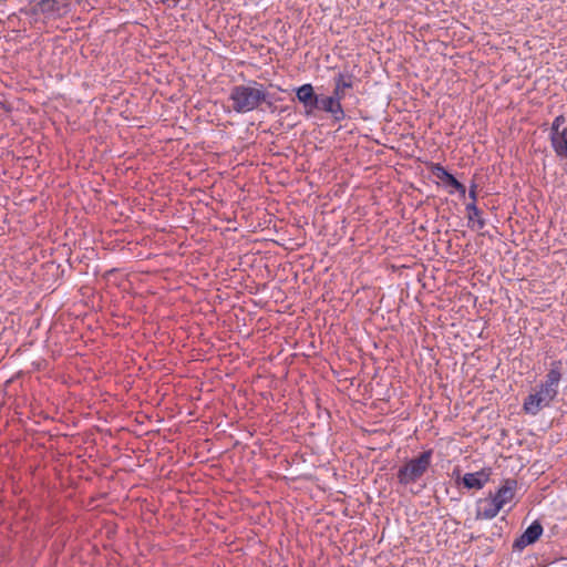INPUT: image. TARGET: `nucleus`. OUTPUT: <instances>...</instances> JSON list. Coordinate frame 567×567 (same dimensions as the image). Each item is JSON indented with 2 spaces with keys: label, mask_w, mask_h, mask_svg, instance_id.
<instances>
[{
  "label": "nucleus",
  "mask_w": 567,
  "mask_h": 567,
  "mask_svg": "<svg viewBox=\"0 0 567 567\" xmlns=\"http://www.w3.org/2000/svg\"><path fill=\"white\" fill-rule=\"evenodd\" d=\"M516 486L517 482L515 480H506L504 485L493 496L501 508L514 498Z\"/></svg>",
  "instance_id": "13"
},
{
  "label": "nucleus",
  "mask_w": 567,
  "mask_h": 567,
  "mask_svg": "<svg viewBox=\"0 0 567 567\" xmlns=\"http://www.w3.org/2000/svg\"><path fill=\"white\" fill-rule=\"evenodd\" d=\"M563 363L561 361H554L550 364V369L545 377V380L538 385L545 392L550 393L554 396L558 395V388L563 377Z\"/></svg>",
  "instance_id": "6"
},
{
  "label": "nucleus",
  "mask_w": 567,
  "mask_h": 567,
  "mask_svg": "<svg viewBox=\"0 0 567 567\" xmlns=\"http://www.w3.org/2000/svg\"><path fill=\"white\" fill-rule=\"evenodd\" d=\"M556 396L536 386L524 400L523 411L528 415H537L543 409L548 408Z\"/></svg>",
  "instance_id": "3"
},
{
  "label": "nucleus",
  "mask_w": 567,
  "mask_h": 567,
  "mask_svg": "<svg viewBox=\"0 0 567 567\" xmlns=\"http://www.w3.org/2000/svg\"><path fill=\"white\" fill-rule=\"evenodd\" d=\"M270 94L265 85L257 81H249L246 84H239L231 87L228 100L231 102V109L236 113L245 114L259 109L264 103L271 106Z\"/></svg>",
  "instance_id": "1"
},
{
  "label": "nucleus",
  "mask_w": 567,
  "mask_h": 567,
  "mask_svg": "<svg viewBox=\"0 0 567 567\" xmlns=\"http://www.w3.org/2000/svg\"><path fill=\"white\" fill-rule=\"evenodd\" d=\"M489 475V468H483L475 473H466L463 476V484L468 489H481L488 482Z\"/></svg>",
  "instance_id": "12"
},
{
  "label": "nucleus",
  "mask_w": 567,
  "mask_h": 567,
  "mask_svg": "<svg viewBox=\"0 0 567 567\" xmlns=\"http://www.w3.org/2000/svg\"><path fill=\"white\" fill-rule=\"evenodd\" d=\"M465 209L467 213L468 227L476 230L483 229L486 221L483 218V212L476 206V204L468 203Z\"/></svg>",
  "instance_id": "14"
},
{
  "label": "nucleus",
  "mask_w": 567,
  "mask_h": 567,
  "mask_svg": "<svg viewBox=\"0 0 567 567\" xmlns=\"http://www.w3.org/2000/svg\"><path fill=\"white\" fill-rule=\"evenodd\" d=\"M432 173L440 181L453 187L457 193H460L461 196H465V186L460 183L452 174H450L441 164H435L433 166Z\"/></svg>",
  "instance_id": "11"
},
{
  "label": "nucleus",
  "mask_w": 567,
  "mask_h": 567,
  "mask_svg": "<svg viewBox=\"0 0 567 567\" xmlns=\"http://www.w3.org/2000/svg\"><path fill=\"white\" fill-rule=\"evenodd\" d=\"M542 534L543 526L539 522L535 520L526 528V530L520 535V537L514 542L513 548L522 550L526 546L532 545L536 540H538Z\"/></svg>",
  "instance_id": "9"
},
{
  "label": "nucleus",
  "mask_w": 567,
  "mask_h": 567,
  "mask_svg": "<svg viewBox=\"0 0 567 567\" xmlns=\"http://www.w3.org/2000/svg\"><path fill=\"white\" fill-rule=\"evenodd\" d=\"M60 8L58 0H41L35 7V11L43 14H50L58 12Z\"/></svg>",
  "instance_id": "15"
},
{
  "label": "nucleus",
  "mask_w": 567,
  "mask_h": 567,
  "mask_svg": "<svg viewBox=\"0 0 567 567\" xmlns=\"http://www.w3.org/2000/svg\"><path fill=\"white\" fill-rule=\"evenodd\" d=\"M354 84V76L350 73L339 72L333 78V91L331 96L339 103H342V100L347 95V91L351 90Z\"/></svg>",
  "instance_id": "8"
},
{
  "label": "nucleus",
  "mask_w": 567,
  "mask_h": 567,
  "mask_svg": "<svg viewBox=\"0 0 567 567\" xmlns=\"http://www.w3.org/2000/svg\"><path fill=\"white\" fill-rule=\"evenodd\" d=\"M468 196H470V198L472 199V202H471V203H475V204H476L477 193H476V185H475V184H473V185L470 187Z\"/></svg>",
  "instance_id": "16"
},
{
  "label": "nucleus",
  "mask_w": 567,
  "mask_h": 567,
  "mask_svg": "<svg viewBox=\"0 0 567 567\" xmlns=\"http://www.w3.org/2000/svg\"><path fill=\"white\" fill-rule=\"evenodd\" d=\"M316 111L330 114L334 122H342L347 117L342 103L337 102L331 95H318Z\"/></svg>",
  "instance_id": "5"
},
{
  "label": "nucleus",
  "mask_w": 567,
  "mask_h": 567,
  "mask_svg": "<svg viewBox=\"0 0 567 567\" xmlns=\"http://www.w3.org/2000/svg\"><path fill=\"white\" fill-rule=\"evenodd\" d=\"M432 462V451L422 452L419 456L404 463L396 473L398 483L409 486L416 483L429 470Z\"/></svg>",
  "instance_id": "2"
},
{
  "label": "nucleus",
  "mask_w": 567,
  "mask_h": 567,
  "mask_svg": "<svg viewBox=\"0 0 567 567\" xmlns=\"http://www.w3.org/2000/svg\"><path fill=\"white\" fill-rule=\"evenodd\" d=\"M565 117L556 116L550 127V142L556 155L567 158V126Z\"/></svg>",
  "instance_id": "4"
},
{
  "label": "nucleus",
  "mask_w": 567,
  "mask_h": 567,
  "mask_svg": "<svg viewBox=\"0 0 567 567\" xmlns=\"http://www.w3.org/2000/svg\"><path fill=\"white\" fill-rule=\"evenodd\" d=\"M502 508L496 503L493 496L482 498L477 502L476 518L477 519H492L497 516Z\"/></svg>",
  "instance_id": "10"
},
{
  "label": "nucleus",
  "mask_w": 567,
  "mask_h": 567,
  "mask_svg": "<svg viewBox=\"0 0 567 567\" xmlns=\"http://www.w3.org/2000/svg\"><path fill=\"white\" fill-rule=\"evenodd\" d=\"M319 94L315 93L313 86L310 83H306L296 89V96L298 101L303 105L305 114L311 116L315 114V106Z\"/></svg>",
  "instance_id": "7"
}]
</instances>
